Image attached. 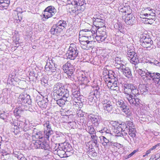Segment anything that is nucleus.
<instances>
[{
  "instance_id": "nucleus-1",
  "label": "nucleus",
  "mask_w": 160,
  "mask_h": 160,
  "mask_svg": "<svg viewBox=\"0 0 160 160\" xmlns=\"http://www.w3.org/2000/svg\"><path fill=\"white\" fill-rule=\"evenodd\" d=\"M53 98L57 99L59 98L60 96L62 95L65 98H67L68 100L71 99V96L69 95V91L65 88L63 85L60 82L56 83L54 86L53 89Z\"/></svg>"
},
{
  "instance_id": "nucleus-2",
  "label": "nucleus",
  "mask_w": 160,
  "mask_h": 160,
  "mask_svg": "<svg viewBox=\"0 0 160 160\" xmlns=\"http://www.w3.org/2000/svg\"><path fill=\"white\" fill-rule=\"evenodd\" d=\"M138 72L143 81H147L152 79L154 83L157 82L158 78L160 77V73L149 71L147 69H139Z\"/></svg>"
},
{
  "instance_id": "nucleus-3",
  "label": "nucleus",
  "mask_w": 160,
  "mask_h": 160,
  "mask_svg": "<svg viewBox=\"0 0 160 160\" xmlns=\"http://www.w3.org/2000/svg\"><path fill=\"white\" fill-rule=\"evenodd\" d=\"M155 10L152 9L150 7H147L145 8L141 14V18L145 19V23L150 24V20H154L156 18V14Z\"/></svg>"
},
{
  "instance_id": "nucleus-4",
  "label": "nucleus",
  "mask_w": 160,
  "mask_h": 160,
  "mask_svg": "<svg viewBox=\"0 0 160 160\" xmlns=\"http://www.w3.org/2000/svg\"><path fill=\"white\" fill-rule=\"evenodd\" d=\"M62 69L66 73L68 78L72 81L75 80V75L74 72L75 71L73 65L68 62L64 65L62 67Z\"/></svg>"
},
{
  "instance_id": "nucleus-5",
  "label": "nucleus",
  "mask_w": 160,
  "mask_h": 160,
  "mask_svg": "<svg viewBox=\"0 0 160 160\" xmlns=\"http://www.w3.org/2000/svg\"><path fill=\"white\" fill-rule=\"evenodd\" d=\"M122 86L125 94L132 93L135 96L139 94L138 88L133 84L124 83L123 84Z\"/></svg>"
},
{
  "instance_id": "nucleus-6",
  "label": "nucleus",
  "mask_w": 160,
  "mask_h": 160,
  "mask_svg": "<svg viewBox=\"0 0 160 160\" xmlns=\"http://www.w3.org/2000/svg\"><path fill=\"white\" fill-rule=\"evenodd\" d=\"M113 101L115 102L116 105L119 108L122 112L128 115H130V110L128 107L127 106V104L123 100L114 98L113 99Z\"/></svg>"
},
{
  "instance_id": "nucleus-7",
  "label": "nucleus",
  "mask_w": 160,
  "mask_h": 160,
  "mask_svg": "<svg viewBox=\"0 0 160 160\" xmlns=\"http://www.w3.org/2000/svg\"><path fill=\"white\" fill-rule=\"evenodd\" d=\"M43 126L44 137L46 139L48 140L50 136L53 133L52 128V123L49 121L47 120L43 122Z\"/></svg>"
},
{
  "instance_id": "nucleus-8",
  "label": "nucleus",
  "mask_w": 160,
  "mask_h": 160,
  "mask_svg": "<svg viewBox=\"0 0 160 160\" xmlns=\"http://www.w3.org/2000/svg\"><path fill=\"white\" fill-rule=\"evenodd\" d=\"M78 52L75 45L71 44L66 53L68 58L72 60H74L78 56Z\"/></svg>"
},
{
  "instance_id": "nucleus-9",
  "label": "nucleus",
  "mask_w": 160,
  "mask_h": 160,
  "mask_svg": "<svg viewBox=\"0 0 160 160\" xmlns=\"http://www.w3.org/2000/svg\"><path fill=\"white\" fill-rule=\"evenodd\" d=\"M127 58L131 63L135 65L139 62V59L137 53L132 49L128 51L127 55Z\"/></svg>"
},
{
  "instance_id": "nucleus-10",
  "label": "nucleus",
  "mask_w": 160,
  "mask_h": 160,
  "mask_svg": "<svg viewBox=\"0 0 160 160\" xmlns=\"http://www.w3.org/2000/svg\"><path fill=\"white\" fill-rule=\"evenodd\" d=\"M86 130L91 135V141L95 144L96 147H98L99 143L98 142V137L96 135V132L92 125L88 126Z\"/></svg>"
},
{
  "instance_id": "nucleus-11",
  "label": "nucleus",
  "mask_w": 160,
  "mask_h": 160,
  "mask_svg": "<svg viewBox=\"0 0 160 160\" xmlns=\"http://www.w3.org/2000/svg\"><path fill=\"white\" fill-rule=\"evenodd\" d=\"M33 144L35 148L41 149L48 151L51 150L50 145L46 142H41L39 140H37Z\"/></svg>"
},
{
  "instance_id": "nucleus-12",
  "label": "nucleus",
  "mask_w": 160,
  "mask_h": 160,
  "mask_svg": "<svg viewBox=\"0 0 160 160\" xmlns=\"http://www.w3.org/2000/svg\"><path fill=\"white\" fill-rule=\"evenodd\" d=\"M107 35L105 30H103L101 28L98 29L96 32L95 39L96 40L100 42L105 41Z\"/></svg>"
},
{
  "instance_id": "nucleus-13",
  "label": "nucleus",
  "mask_w": 160,
  "mask_h": 160,
  "mask_svg": "<svg viewBox=\"0 0 160 160\" xmlns=\"http://www.w3.org/2000/svg\"><path fill=\"white\" fill-rule=\"evenodd\" d=\"M108 81L107 86L108 88H110L111 90L115 91H118L119 88L118 87L119 84L118 80L117 78L113 77V78L111 80H107Z\"/></svg>"
},
{
  "instance_id": "nucleus-14",
  "label": "nucleus",
  "mask_w": 160,
  "mask_h": 160,
  "mask_svg": "<svg viewBox=\"0 0 160 160\" xmlns=\"http://www.w3.org/2000/svg\"><path fill=\"white\" fill-rule=\"evenodd\" d=\"M56 12V10L54 7L50 6L47 7L44 10V17L48 18L52 17Z\"/></svg>"
},
{
  "instance_id": "nucleus-15",
  "label": "nucleus",
  "mask_w": 160,
  "mask_h": 160,
  "mask_svg": "<svg viewBox=\"0 0 160 160\" xmlns=\"http://www.w3.org/2000/svg\"><path fill=\"white\" fill-rule=\"evenodd\" d=\"M131 93H126V94H127L126 98L131 105L137 107L141 103V100L136 97V95H134V97L133 98L131 94Z\"/></svg>"
},
{
  "instance_id": "nucleus-16",
  "label": "nucleus",
  "mask_w": 160,
  "mask_h": 160,
  "mask_svg": "<svg viewBox=\"0 0 160 160\" xmlns=\"http://www.w3.org/2000/svg\"><path fill=\"white\" fill-rule=\"evenodd\" d=\"M122 19L128 25H132L137 22L135 17L131 13H128L126 17L122 16Z\"/></svg>"
},
{
  "instance_id": "nucleus-17",
  "label": "nucleus",
  "mask_w": 160,
  "mask_h": 160,
  "mask_svg": "<svg viewBox=\"0 0 160 160\" xmlns=\"http://www.w3.org/2000/svg\"><path fill=\"white\" fill-rule=\"evenodd\" d=\"M36 101L38 105L41 108H46L48 105V100L47 98L38 96L36 98Z\"/></svg>"
},
{
  "instance_id": "nucleus-18",
  "label": "nucleus",
  "mask_w": 160,
  "mask_h": 160,
  "mask_svg": "<svg viewBox=\"0 0 160 160\" xmlns=\"http://www.w3.org/2000/svg\"><path fill=\"white\" fill-rule=\"evenodd\" d=\"M126 125L125 124L121 123L118 126H114L113 128V132L116 134H118V136H122V133L124 132Z\"/></svg>"
},
{
  "instance_id": "nucleus-19",
  "label": "nucleus",
  "mask_w": 160,
  "mask_h": 160,
  "mask_svg": "<svg viewBox=\"0 0 160 160\" xmlns=\"http://www.w3.org/2000/svg\"><path fill=\"white\" fill-rule=\"evenodd\" d=\"M103 108L104 110L110 113H112L114 109V107L112 102L106 100L103 102Z\"/></svg>"
},
{
  "instance_id": "nucleus-20",
  "label": "nucleus",
  "mask_w": 160,
  "mask_h": 160,
  "mask_svg": "<svg viewBox=\"0 0 160 160\" xmlns=\"http://www.w3.org/2000/svg\"><path fill=\"white\" fill-rule=\"evenodd\" d=\"M127 133L126 135L123 134V133H122V136L125 139L127 140H128V138H129L131 141V138L130 137L133 138L135 137L136 134V130L135 128H130L129 129L127 130V132H125Z\"/></svg>"
},
{
  "instance_id": "nucleus-21",
  "label": "nucleus",
  "mask_w": 160,
  "mask_h": 160,
  "mask_svg": "<svg viewBox=\"0 0 160 160\" xmlns=\"http://www.w3.org/2000/svg\"><path fill=\"white\" fill-rule=\"evenodd\" d=\"M58 148L62 150H63L67 152H70L73 151V148L71 145L66 142L59 144Z\"/></svg>"
},
{
  "instance_id": "nucleus-22",
  "label": "nucleus",
  "mask_w": 160,
  "mask_h": 160,
  "mask_svg": "<svg viewBox=\"0 0 160 160\" xmlns=\"http://www.w3.org/2000/svg\"><path fill=\"white\" fill-rule=\"evenodd\" d=\"M90 118L92 122L95 127H97L99 126L101 120V117L100 116L97 115L91 114Z\"/></svg>"
},
{
  "instance_id": "nucleus-23",
  "label": "nucleus",
  "mask_w": 160,
  "mask_h": 160,
  "mask_svg": "<svg viewBox=\"0 0 160 160\" xmlns=\"http://www.w3.org/2000/svg\"><path fill=\"white\" fill-rule=\"evenodd\" d=\"M87 33H91V32L90 31H84L82 30L80 31L79 33H81L82 34V36H81V35L79 34V40H81L82 41H87L88 43L92 42V41H90L88 40L89 38H91L90 36H87L88 35Z\"/></svg>"
},
{
  "instance_id": "nucleus-24",
  "label": "nucleus",
  "mask_w": 160,
  "mask_h": 160,
  "mask_svg": "<svg viewBox=\"0 0 160 160\" xmlns=\"http://www.w3.org/2000/svg\"><path fill=\"white\" fill-rule=\"evenodd\" d=\"M66 98H65L64 97V96L62 95L60 96L59 98H58L57 99H56L55 98H53V99L54 100H56V101L57 103L60 107H62L65 104V102H72V96H71V99L70 100H68Z\"/></svg>"
},
{
  "instance_id": "nucleus-25",
  "label": "nucleus",
  "mask_w": 160,
  "mask_h": 160,
  "mask_svg": "<svg viewBox=\"0 0 160 160\" xmlns=\"http://www.w3.org/2000/svg\"><path fill=\"white\" fill-rule=\"evenodd\" d=\"M56 68L55 65L51 64L50 63H46L45 67L46 71H48L50 73H52L56 75L57 72Z\"/></svg>"
},
{
  "instance_id": "nucleus-26",
  "label": "nucleus",
  "mask_w": 160,
  "mask_h": 160,
  "mask_svg": "<svg viewBox=\"0 0 160 160\" xmlns=\"http://www.w3.org/2000/svg\"><path fill=\"white\" fill-rule=\"evenodd\" d=\"M140 44L143 48H146L148 50H150L155 48V46L153 44V42L152 40H150L148 42H140Z\"/></svg>"
},
{
  "instance_id": "nucleus-27",
  "label": "nucleus",
  "mask_w": 160,
  "mask_h": 160,
  "mask_svg": "<svg viewBox=\"0 0 160 160\" xmlns=\"http://www.w3.org/2000/svg\"><path fill=\"white\" fill-rule=\"evenodd\" d=\"M120 70L122 73L123 74L128 78H132V74L131 71L129 68L127 67L126 65L121 68Z\"/></svg>"
},
{
  "instance_id": "nucleus-28",
  "label": "nucleus",
  "mask_w": 160,
  "mask_h": 160,
  "mask_svg": "<svg viewBox=\"0 0 160 160\" xmlns=\"http://www.w3.org/2000/svg\"><path fill=\"white\" fill-rule=\"evenodd\" d=\"M114 60L115 62L114 66L119 70H120L126 65L125 64L124 61L121 60V58L117 57Z\"/></svg>"
},
{
  "instance_id": "nucleus-29",
  "label": "nucleus",
  "mask_w": 160,
  "mask_h": 160,
  "mask_svg": "<svg viewBox=\"0 0 160 160\" xmlns=\"http://www.w3.org/2000/svg\"><path fill=\"white\" fill-rule=\"evenodd\" d=\"M25 96H26V98L24 99L21 105H20L19 106V108L22 109H24V108H23V107L27 106V105L25 104H27L28 105H30L32 102L31 99L30 98V96L29 95L26 94L25 95Z\"/></svg>"
},
{
  "instance_id": "nucleus-30",
  "label": "nucleus",
  "mask_w": 160,
  "mask_h": 160,
  "mask_svg": "<svg viewBox=\"0 0 160 160\" xmlns=\"http://www.w3.org/2000/svg\"><path fill=\"white\" fill-rule=\"evenodd\" d=\"M62 31L56 24H54L51 28L50 32L52 34L58 35Z\"/></svg>"
},
{
  "instance_id": "nucleus-31",
  "label": "nucleus",
  "mask_w": 160,
  "mask_h": 160,
  "mask_svg": "<svg viewBox=\"0 0 160 160\" xmlns=\"http://www.w3.org/2000/svg\"><path fill=\"white\" fill-rule=\"evenodd\" d=\"M149 86L148 85L145 84H140L139 85V88L140 89L141 94L145 95L148 92Z\"/></svg>"
},
{
  "instance_id": "nucleus-32",
  "label": "nucleus",
  "mask_w": 160,
  "mask_h": 160,
  "mask_svg": "<svg viewBox=\"0 0 160 160\" xmlns=\"http://www.w3.org/2000/svg\"><path fill=\"white\" fill-rule=\"evenodd\" d=\"M10 0H0V10L6 9L9 6Z\"/></svg>"
},
{
  "instance_id": "nucleus-33",
  "label": "nucleus",
  "mask_w": 160,
  "mask_h": 160,
  "mask_svg": "<svg viewBox=\"0 0 160 160\" xmlns=\"http://www.w3.org/2000/svg\"><path fill=\"white\" fill-rule=\"evenodd\" d=\"M33 135L37 139H41L43 138V132L35 128L33 130Z\"/></svg>"
},
{
  "instance_id": "nucleus-34",
  "label": "nucleus",
  "mask_w": 160,
  "mask_h": 160,
  "mask_svg": "<svg viewBox=\"0 0 160 160\" xmlns=\"http://www.w3.org/2000/svg\"><path fill=\"white\" fill-rule=\"evenodd\" d=\"M106 72V74L105 75L106 77V79H107V80H111L112 78H113V77L116 78L115 76V73L112 70L108 71L106 69H104V72Z\"/></svg>"
},
{
  "instance_id": "nucleus-35",
  "label": "nucleus",
  "mask_w": 160,
  "mask_h": 160,
  "mask_svg": "<svg viewBox=\"0 0 160 160\" xmlns=\"http://www.w3.org/2000/svg\"><path fill=\"white\" fill-rule=\"evenodd\" d=\"M72 2V4H74V6H76L77 7L80 6L81 7L83 6L84 7V11L85 8V5L86 3L85 2L84 0H74V1L71 0Z\"/></svg>"
},
{
  "instance_id": "nucleus-36",
  "label": "nucleus",
  "mask_w": 160,
  "mask_h": 160,
  "mask_svg": "<svg viewBox=\"0 0 160 160\" xmlns=\"http://www.w3.org/2000/svg\"><path fill=\"white\" fill-rule=\"evenodd\" d=\"M96 99V97L91 92L87 97L86 100L88 104L91 105H92L95 102Z\"/></svg>"
},
{
  "instance_id": "nucleus-37",
  "label": "nucleus",
  "mask_w": 160,
  "mask_h": 160,
  "mask_svg": "<svg viewBox=\"0 0 160 160\" xmlns=\"http://www.w3.org/2000/svg\"><path fill=\"white\" fill-rule=\"evenodd\" d=\"M122 123H124L126 125V126H125L126 128L125 129L124 132H127V130L129 129L130 128H134V126L133 125V122L132 121L129 120L125 122H123ZM126 134L127 133L124 132L123 134L124 135H126Z\"/></svg>"
},
{
  "instance_id": "nucleus-38",
  "label": "nucleus",
  "mask_w": 160,
  "mask_h": 160,
  "mask_svg": "<svg viewBox=\"0 0 160 160\" xmlns=\"http://www.w3.org/2000/svg\"><path fill=\"white\" fill-rule=\"evenodd\" d=\"M13 155L15 157L19 159L18 160H26V158L19 151H16V150H13Z\"/></svg>"
},
{
  "instance_id": "nucleus-39",
  "label": "nucleus",
  "mask_w": 160,
  "mask_h": 160,
  "mask_svg": "<svg viewBox=\"0 0 160 160\" xmlns=\"http://www.w3.org/2000/svg\"><path fill=\"white\" fill-rule=\"evenodd\" d=\"M72 95L73 97H72V102H73L74 101L76 103L78 102H77V101H78L79 99H80L79 98V97L80 96V92L76 90L73 92Z\"/></svg>"
},
{
  "instance_id": "nucleus-40",
  "label": "nucleus",
  "mask_w": 160,
  "mask_h": 160,
  "mask_svg": "<svg viewBox=\"0 0 160 160\" xmlns=\"http://www.w3.org/2000/svg\"><path fill=\"white\" fill-rule=\"evenodd\" d=\"M56 24L59 27L62 31L64 29H66V28L67 27L66 21L62 20H59Z\"/></svg>"
},
{
  "instance_id": "nucleus-41",
  "label": "nucleus",
  "mask_w": 160,
  "mask_h": 160,
  "mask_svg": "<svg viewBox=\"0 0 160 160\" xmlns=\"http://www.w3.org/2000/svg\"><path fill=\"white\" fill-rule=\"evenodd\" d=\"M92 94L94 95L96 98H99L101 97V90L100 88L97 86L96 88V89L94 90V91L91 92Z\"/></svg>"
},
{
  "instance_id": "nucleus-42",
  "label": "nucleus",
  "mask_w": 160,
  "mask_h": 160,
  "mask_svg": "<svg viewBox=\"0 0 160 160\" xmlns=\"http://www.w3.org/2000/svg\"><path fill=\"white\" fill-rule=\"evenodd\" d=\"M79 42L81 44L82 48L84 49H88L89 48L91 47L90 45L91 43H88L87 41L79 40Z\"/></svg>"
},
{
  "instance_id": "nucleus-43",
  "label": "nucleus",
  "mask_w": 160,
  "mask_h": 160,
  "mask_svg": "<svg viewBox=\"0 0 160 160\" xmlns=\"http://www.w3.org/2000/svg\"><path fill=\"white\" fill-rule=\"evenodd\" d=\"M150 40H152V39L149 36L145 34L141 35L139 41L140 42L148 41L149 42Z\"/></svg>"
},
{
  "instance_id": "nucleus-44",
  "label": "nucleus",
  "mask_w": 160,
  "mask_h": 160,
  "mask_svg": "<svg viewBox=\"0 0 160 160\" xmlns=\"http://www.w3.org/2000/svg\"><path fill=\"white\" fill-rule=\"evenodd\" d=\"M83 11L84 7L83 6L80 7V6L77 7L74 6V7L71 8V12L73 13H75L77 12V13H79Z\"/></svg>"
},
{
  "instance_id": "nucleus-45",
  "label": "nucleus",
  "mask_w": 160,
  "mask_h": 160,
  "mask_svg": "<svg viewBox=\"0 0 160 160\" xmlns=\"http://www.w3.org/2000/svg\"><path fill=\"white\" fill-rule=\"evenodd\" d=\"M100 140H102L103 142L102 143V145L105 147H108L110 146V142L109 140L106 138L104 136H101L100 137Z\"/></svg>"
},
{
  "instance_id": "nucleus-46",
  "label": "nucleus",
  "mask_w": 160,
  "mask_h": 160,
  "mask_svg": "<svg viewBox=\"0 0 160 160\" xmlns=\"http://www.w3.org/2000/svg\"><path fill=\"white\" fill-rule=\"evenodd\" d=\"M64 136V135L62 133L58 131H56L55 134L53 136V138L56 140H59L63 138Z\"/></svg>"
},
{
  "instance_id": "nucleus-47",
  "label": "nucleus",
  "mask_w": 160,
  "mask_h": 160,
  "mask_svg": "<svg viewBox=\"0 0 160 160\" xmlns=\"http://www.w3.org/2000/svg\"><path fill=\"white\" fill-rule=\"evenodd\" d=\"M119 11L125 13H130V9L129 7L124 6L123 8L120 6L119 8Z\"/></svg>"
},
{
  "instance_id": "nucleus-48",
  "label": "nucleus",
  "mask_w": 160,
  "mask_h": 160,
  "mask_svg": "<svg viewBox=\"0 0 160 160\" xmlns=\"http://www.w3.org/2000/svg\"><path fill=\"white\" fill-rule=\"evenodd\" d=\"M102 125L101 130L99 131L101 133L106 132V133H110L111 131L108 128L105 126L104 124Z\"/></svg>"
},
{
  "instance_id": "nucleus-49",
  "label": "nucleus",
  "mask_w": 160,
  "mask_h": 160,
  "mask_svg": "<svg viewBox=\"0 0 160 160\" xmlns=\"http://www.w3.org/2000/svg\"><path fill=\"white\" fill-rule=\"evenodd\" d=\"M93 21L94 24L96 25H99V23H100V25H102V24L103 25L104 22V20L103 19H99L98 18H93Z\"/></svg>"
},
{
  "instance_id": "nucleus-50",
  "label": "nucleus",
  "mask_w": 160,
  "mask_h": 160,
  "mask_svg": "<svg viewBox=\"0 0 160 160\" xmlns=\"http://www.w3.org/2000/svg\"><path fill=\"white\" fill-rule=\"evenodd\" d=\"M13 124L14 126H16L17 127L21 129L23 128L24 125H26L25 122L21 121H18L17 122L13 123Z\"/></svg>"
},
{
  "instance_id": "nucleus-51",
  "label": "nucleus",
  "mask_w": 160,
  "mask_h": 160,
  "mask_svg": "<svg viewBox=\"0 0 160 160\" xmlns=\"http://www.w3.org/2000/svg\"><path fill=\"white\" fill-rule=\"evenodd\" d=\"M78 79L82 82H84L87 80V78L85 76L84 72H81L80 73V75L78 76Z\"/></svg>"
},
{
  "instance_id": "nucleus-52",
  "label": "nucleus",
  "mask_w": 160,
  "mask_h": 160,
  "mask_svg": "<svg viewBox=\"0 0 160 160\" xmlns=\"http://www.w3.org/2000/svg\"><path fill=\"white\" fill-rule=\"evenodd\" d=\"M26 98V96H25V95L23 94H21L19 97L18 98V102L19 104H21V105L23 101L25 99V98Z\"/></svg>"
},
{
  "instance_id": "nucleus-53",
  "label": "nucleus",
  "mask_w": 160,
  "mask_h": 160,
  "mask_svg": "<svg viewBox=\"0 0 160 160\" xmlns=\"http://www.w3.org/2000/svg\"><path fill=\"white\" fill-rule=\"evenodd\" d=\"M88 156L89 157H94L97 156V153L94 151H89L87 152Z\"/></svg>"
},
{
  "instance_id": "nucleus-54",
  "label": "nucleus",
  "mask_w": 160,
  "mask_h": 160,
  "mask_svg": "<svg viewBox=\"0 0 160 160\" xmlns=\"http://www.w3.org/2000/svg\"><path fill=\"white\" fill-rule=\"evenodd\" d=\"M21 109H15L14 110V115L16 117H20L21 115V113L22 112V111L21 110Z\"/></svg>"
},
{
  "instance_id": "nucleus-55",
  "label": "nucleus",
  "mask_w": 160,
  "mask_h": 160,
  "mask_svg": "<svg viewBox=\"0 0 160 160\" xmlns=\"http://www.w3.org/2000/svg\"><path fill=\"white\" fill-rule=\"evenodd\" d=\"M160 158V154L158 153L155 155L152 156V157L150 158L149 160H157Z\"/></svg>"
},
{
  "instance_id": "nucleus-56",
  "label": "nucleus",
  "mask_w": 160,
  "mask_h": 160,
  "mask_svg": "<svg viewBox=\"0 0 160 160\" xmlns=\"http://www.w3.org/2000/svg\"><path fill=\"white\" fill-rule=\"evenodd\" d=\"M57 151V153L58 154H61L64 155L66 152H67L66 151L63 150H62L58 148V147L57 149L55 151Z\"/></svg>"
},
{
  "instance_id": "nucleus-57",
  "label": "nucleus",
  "mask_w": 160,
  "mask_h": 160,
  "mask_svg": "<svg viewBox=\"0 0 160 160\" xmlns=\"http://www.w3.org/2000/svg\"><path fill=\"white\" fill-rule=\"evenodd\" d=\"M120 145V144L119 143H118L117 142H110V146H112L118 148H119Z\"/></svg>"
},
{
  "instance_id": "nucleus-58",
  "label": "nucleus",
  "mask_w": 160,
  "mask_h": 160,
  "mask_svg": "<svg viewBox=\"0 0 160 160\" xmlns=\"http://www.w3.org/2000/svg\"><path fill=\"white\" fill-rule=\"evenodd\" d=\"M94 18H98L99 19H103L104 20V17L102 14H96L94 16Z\"/></svg>"
},
{
  "instance_id": "nucleus-59",
  "label": "nucleus",
  "mask_w": 160,
  "mask_h": 160,
  "mask_svg": "<svg viewBox=\"0 0 160 160\" xmlns=\"http://www.w3.org/2000/svg\"><path fill=\"white\" fill-rule=\"evenodd\" d=\"M152 61L153 62V64L156 65L157 66H160V62L156 60L155 59H152Z\"/></svg>"
},
{
  "instance_id": "nucleus-60",
  "label": "nucleus",
  "mask_w": 160,
  "mask_h": 160,
  "mask_svg": "<svg viewBox=\"0 0 160 160\" xmlns=\"http://www.w3.org/2000/svg\"><path fill=\"white\" fill-rule=\"evenodd\" d=\"M26 125L23 126V128H22V129L24 132H26L28 131L29 129V128L28 127V125L27 124L25 123Z\"/></svg>"
},
{
  "instance_id": "nucleus-61",
  "label": "nucleus",
  "mask_w": 160,
  "mask_h": 160,
  "mask_svg": "<svg viewBox=\"0 0 160 160\" xmlns=\"http://www.w3.org/2000/svg\"><path fill=\"white\" fill-rule=\"evenodd\" d=\"M155 84L157 86L158 88H160V77L158 78L157 82L155 83Z\"/></svg>"
},
{
  "instance_id": "nucleus-62",
  "label": "nucleus",
  "mask_w": 160,
  "mask_h": 160,
  "mask_svg": "<svg viewBox=\"0 0 160 160\" xmlns=\"http://www.w3.org/2000/svg\"><path fill=\"white\" fill-rule=\"evenodd\" d=\"M160 146V143H159L157 144V145H155L153 146L150 149L151 150H153L155 149L157 147H159Z\"/></svg>"
},
{
  "instance_id": "nucleus-63",
  "label": "nucleus",
  "mask_w": 160,
  "mask_h": 160,
  "mask_svg": "<svg viewBox=\"0 0 160 160\" xmlns=\"http://www.w3.org/2000/svg\"><path fill=\"white\" fill-rule=\"evenodd\" d=\"M118 29L120 32L122 33V34L124 33L125 29L124 28H118Z\"/></svg>"
},
{
  "instance_id": "nucleus-64",
  "label": "nucleus",
  "mask_w": 160,
  "mask_h": 160,
  "mask_svg": "<svg viewBox=\"0 0 160 160\" xmlns=\"http://www.w3.org/2000/svg\"><path fill=\"white\" fill-rule=\"evenodd\" d=\"M151 151L150 149H149L146 152V154L144 155H143V157H145L146 156H147L149 153H150L151 152Z\"/></svg>"
}]
</instances>
